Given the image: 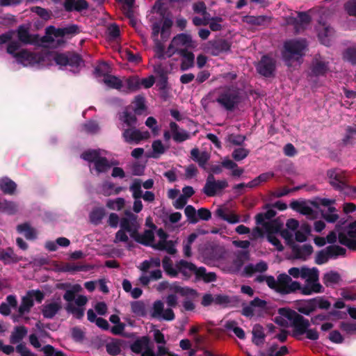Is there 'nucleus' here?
<instances>
[{"label":"nucleus","mask_w":356,"mask_h":356,"mask_svg":"<svg viewBox=\"0 0 356 356\" xmlns=\"http://www.w3.org/2000/svg\"><path fill=\"white\" fill-rule=\"evenodd\" d=\"M140 224L136 216L128 213L120 221V229L116 233L115 242H127L129 236L138 243L150 245L154 248L166 250L170 254L176 252L175 243L167 240V234L159 229L156 235L152 230H146L143 234L138 233Z\"/></svg>","instance_id":"obj_1"},{"label":"nucleus","mask_w":356,"mask_h":356,"mask_svg":"<svg viewBox=\"0 0 356 356\" xmlns=\"http://www.w3.org/2000/svg\"><path fill=\"white\" fill-rule=\"evenodd\" d=\"M78 27L71 25L63 29L49 26L46 29V35L39 42L38 35L29 34L27 26H21L17 31L19 41L25 44H38L44 46L58 47L65 42V37L77 33Z\"/></svg>","instance_id":"obj_2"},{"label":"nucleus","mask_w":356,"mask_h":356,"mask_svg":"<svg viewBox=\"0 0 356 356\" xmlns=\"http://www.w3.org/2000/svg\"><path fill=\"white\" fill-rule=\"evenodd\" d=\"M232 243L238 250L233 253L232 265H229L227 252L220 250H213L210 257H204V263L208 265L218 266L224 270L237 272L243 264L245 259V241L234 240Z\"/></svg>","instance_id":"obj_3"},{"label":"nucleus","mask_w":356,"mask_h":356,"mask_svg":"<svg viewBox=\"0 0 356 356\" xmlns=\"http://www.w3.org/2000/svg\"><path fill=\"white\" fill-rule=\"evenodd\" d=\"M163 267L165 271L170 276L175 277L181 273L186 279L195 275L196 280H202L205 282H211L216 280V276L213 273H207L204 268H197L193 264L184 260H180L173 266L169 257H165L163 260Z\"/></svg>","instance_id":"obj_4"},{"label":"nucleus","mask_w":356,"mask_h":356,"mask_svg":"<svg viewBox=\"0 0 356 356\" xmlns=\"http://www.w3.org/2000/svg\"><path fill=\"white\" fill-rule=\"evenodd\" d=\"M81 291V286L76 284L71 286L63 296V298L67 302L66 310L77 318H80L83 316L85 310L83 307L88 302L87 297L83 295L78 296L75 298V293H79Z\"/></svg>","instance_id":"obj_5"},{"label":"nucleus","mask_w":356,"mask_h":356,"mask_svg":"<svg viewBox=\"0 0 356 356\" xmlns=\"http://www.w3.org/2000/svg\"><path fill=\"white\" fill-rule=\"evenodd\" d=\"M19 45L16 42L9 44L7 48L8 53L13 55L17 63L24 67L35 65L44 66L49 64V63H44V54L42 56H37L26 49L17 51Z\"/></svg>","instance_id":"obj_6"},{"label":"nucleus","mask_w":356,"mask_h":356,"mask_svg":"<svg viewBox=\"0 0 356 356\" xmlns=\"http://www.w3.org/2000/svg\"><path fill=\"white\" fill-rule=\"evenodd\" d=\"M172 21L169 17L162 18L159 22H154L152 25V37L156 44V51L159 57L162 56V42L165 41L171 33Z\"/></svg>","instance_id":"obj_7"},{"label":"nucleus","mask_w":356,"mask_h":356,"mask_svg":"<svg viewBox=\"0 0 356 356\" xmlns=\"http://www.w3.org/2000/svg\"><path fill=\"white\" fill-rule=\"evenodd\" d=\"M278 313L291 321L293 328L292 336L298 340H301L300 336L304 334L310 326L309 321L294 310L288 308H280Z\"/></svg>","instance_id":"obj_8"},{"label":"nucleus","mask_w":356,"mask_h":356,"mask_svg":"<svg viewBox=\"0 0 356 356\" xmlns=\"http://www.w3.org/2000/svg\"><path fill=\"white\" fill-rule=\"evenodd\" d=\"M307 43L306 40H291L284 42L282 57L286 63L298 60L305 56Z\"/></svg>","instance_id":"obj_9"},{"label":"nucleus","mask_w":356,"mask_h":356,"mask_svg":"<svg viewBox=\"0 0 356 356\" xmlns=\"http://www.w3.org/2000/svg\"><path fill=\"white\" fill-rule=\"evenodd\" d=\"M195 47L196 44L192 40L190 35L180 33L173 38L166 51V54L170 57L177 51L181 53V51H186L185 49L195 48Z\"/></svg>","instance_id":"obj_10"},{"label":"nucleus","mask_w":356,"mask_h":356,"mask_svg":"<svg viewBox=\"0 0 356 356\" xmlns=\"http://www.w3.org/2000/svg\"><path fill=\"white\" fill-rule=\"evenodd\" d=\"M44 63H49L51 65V60H54L56 63L60 66L70 65L72 67L81 66L82 60L81 58L76 54H44Z\"/></svg>","instance_id":"obj_11"},{"label":"nucleus","mask_w":356,"mask_h":356,"mask_svg":"<svg viewBox=\"0 0 356 356\" xmlns=\"http://www.w3.org/2000/svg\"><path fill=\"white\" fill-rule=\"evenodd\" d=\"M241 97L237 89L229 88L221 92L216 102L227 110H232L241 102Z\"/></svg>","instance_id":"obj_12"},{"label":"nucleus","mask_w":356,"mask_h":356,"mask_svg":"<svg viewBox=\"0 0 356 356\" xmlns=\"http://www.w3.org/2000/svg\"><path fill=\"white\" fill-rule=\"evenodd\" d=\"M81 157L89 162L94 163L96 173H103L107 172L111 167L108 161L102 156V152L99 150H89L82 154Z\"/></svg>","instance_id":"obj_13"},{"label":"nucleus","mask_w":356,"mask_h":356,"mask_svg":"<svg viewBox=\"0 0 356 356\" xmlns=\"http://www.w3.org/2000/svg\"><path fill=\"white\" fill-rule=\"evenodd\" d=\"M44 298V294L39 290H31L26 293L22 298L19 307L20 315L27 314L34 305V301L41 302Z\"/></svg>","instance_id":"obj_14"},{"label":"nucleus","mask_w":356,"mask_h":356,"mask_svg":"<svg viewBox=\"0 0 356 356\" xmlns=\"http://www.w3.org/2000/svg\"><path fill=\"white\" fill-rule=\"evenodd\" d=\"M338 239L340 244L350 250H356V223H350L346 227V232H339Z\"/></svg>","instance_id":"obj_15"},{"label":"nucleus","mask_w":356,"mask_h":356,"mask_svg":"<svg viewBox=\"0 0 356 356\" xmlns=\"http://www.w3.org/2000/svg\"><path fill=\"white\" fill-rule=\"evenodd\" d=\"M156 289L159 291L169 289L172 292L177 293L181 296H185L186 298H194L197 296V293L195 290L188 287H181L177 283L170 284L168 282H163L157 285Z\"/></svg>","instance_id":"obj_16"},{"label":"nucleus","mask_w":356,"mask_h":356,"mask_svg":"<svg viewBox=\"0 0 356 356\" xmlns=\"http://www.w3.org/2000/svg\"><path fill=\"white\" fill-rule=\"evenodd\" d=\"M327 176L330 185L338 191H343L347 187L346 179L343 172L340 169H331L327 170Z\"/></svg>","instance_id":"obj_17"},{"label":"nucleus","mask_w":356,"mask_h":356,"mask_svg":"<svg viewBox=\"0 0 356 356\" xmlns=\"http://www.w3.org/2000/svg\"><path fill=\"white\" fill-rule=\"evenodd\" d=\"M311 21L310 15L306 12H298L297 17H289L286 22L288 24L293 26L296 33H300L305 29Z\"/></svg>","instance_id":"obj_18"},{"label":"nucleus","mask_w":356,"mask_h":356,"mask_svg":"<svg viewBox=\"0 0 356 356\" xmlns=\"http://www.w3.org/2000/svg\"><path fill=\"white\" fill-rule=\"evenodd\" d=\"M275 67L276 62L275 59L265 55L261 57L257 65V70L261 75L265 77H270L274 74Z\"/></svg>","instance_id":"obj_19"},{"label":"nucleus","mask_w":356,"mask_h":356,"mask_svg":"<svg viewBox=\"0 0 356 356\" xmlns=\"http://www.w3.org/2000/svg\"><path fill=\"white\" fill-rule=\"evenodd\" d=\"M151 315L152 317L165 321H172L175 314L171 309H164L163 303L161 301H156L152 307Z\"/></svg>","instance_id":"obj_20"},{"label":"nucleus","mask_w":356,"mask_h":356,"mask_svg":"<svg viewBox=\"0 0 356 356\" xmlns=\"http://www.w3.org/2000/svg\"><path fill=\"white\" fill-rule=\"evenodd\" d=\"M122 135L126 142L135 144L138 143L142 140L149 138V133L148 131H141L135 128L124 129Z\"/></svg>","instance_id":"obj_21"},{"label":"nucleus","mask_w":356,"mask_h":356,"mask_svg":"<svg viewBox=\"0 0 356 356\" xmlns=\"http://www.w3.org/2000/svg\"><path fill=\"white\" fill-rule=\"evenodd\" d=\"M318 37L321 44L329 47L331 44V39L334 34V29L326 22H319L316 27Z\"/></svg>","instance_id":"obj_22"},{"label":"nucleus","mask_w":356,"mask_h":356,"mask_svg":"<svg viewBox=\"0 0 356 356\" xmlns=\"http://www.w3.org/2000/svg\"><path fill=\"white\" fill-rule=\"evenodd\" d=\"M227 186V184L225 181H214L209 179L204 186V192L208 196H213Z\"/></svg>","instance_id":"obj_23"},{"label":"nucleus","mask_w":356,"mask_h":356,"mask_svg":"<svg viewBox=\"0 0 356 356\" xmlns=\"http://www.w3.org/2000/svg\"><path fill=\"white\" fill-rule=\"evenodd\" d=\"M267 302L259 298H255L246 305V317L252 316L256 312H261L266 308Z\"/></svg>","instance_id":"obj_24"},{"label":"nucleus","mask_w":356,"mask_h":356,"mask_svg":"<svg viewBox=\"0 0 356 356\" xmlns=\"http://www.w3.org/2000/svg\"><path fill=\"white\" fill-rule=\"evenodd\" d=\"M292 252L298 259H306L307 257L311 255L314 251L310 244H305L302 246L298 245H292Z\"/></svg>","instance_id":"obj_25"},{"label":"nucleus","mask_w":356,"mask_h":356,"mask_svg":"<svg viewBox=\"0 0 356 356\" xmlns=\"http://www.w3.org/2000/svg\"><path fill=\"white\" fill-rule=\"evenodd\" d=\"M61 307L60 298L48 302L43 306L42 314L45 318H52Z\"/></svg>","instance_id":"obj_26"},{"label":"nucleus","mask_w":356,"mask_h":356,"mask_svg":"<svg viewBox=\"0 0 356 356\" xmlns=\"http://www.w3.org/2000/svg\"><path fill=\"white\" fill-rule=\"evenodd\" d=\"M122 92H129L136 91L140 88V79L138 76H132L122 80Z\"/></svg>","instance_id":"obj_27"},{"label":"nucleus","mask_w":356,"mask_h":356,"mask_svg":"<svg viewBox=\"0 0 356 356\" xmlns=\"http://www.w3.org/2000/svg\"><path fill=\"white\" fill-rule=\"evenodd\" d=\"M170 132L172 134V138L176 142H183L189 138V134L182 129H180L177 124L175 122L170 124Z\"/></svg>","instance_id":"obj_28"},{"label":"nucleus","mask_w":356,"mask_h":356,"mask_svg":"<svg viewBox=\"0 0 356 356\" xmlns=\"http://www.w3.org/2000/svg\"><path fill=\"white\" fill-rule=\"evenodd\" d=\"M290 207L300 213L308 216H313L314 215V211L313 209L308 206L305 202H300L297 200L292 201L290 204Z\"/></svg>","instance_id":"obj_29"},{"label":"nucleus","mask_w":356,"mask_h":356,"mask_svg":"<svg viewBox=\"0 0 356 356\" xmlns=\"http://www.w3.org/2000/svg\"><path fill=\"white\" fill-rule=\"evenodd\" d=\"M257 225H261L264 227L267 234L266 235H273L280 232L282 227V224L277 219L264 222V223H257Z\"/></svg>","instance_id":"obj_30"},{"label":"nucleus","mask_w":356,"mask_h":356,"mask_svg":"<svg viewBox=\"0 0 356 356\" xmlns=\"http://www.w3.org/2000/svg\"><path fill=\"white\" fill-rule=\"evenodd\" d=\"M86 0H65L64 7L67 11H81L88 8Z\"/></svg>","instance_id":"obj_31"},{"label":"nucleus","mask_w":356,"mask_h":356,"mask_svg":"<svg viewBox=\"0 0 356 356\" xmlns=\"http://www.w3.org/2000/svg\"><path fill=\"white\" fill-rule=\"evenodd\" d=\"M324 288L318 282H306V284L302 286V294L305 296H310L314 293H323Z\"/></svg>","instance_id":"obj_32"},{"label":"nucleus","mask_w":356,"mask_h":356,"mask_svg":"<svg viewBox=\"0 0 356 356\" xmlns=\"http://www.w3.org/2000/svg\"><path fill=\"white\" fill-rule=\"evenodd\" d=\"M330 259H337L346 255V249L338 245H330L325 248Z\"/></svg>","instance_id":"obj_33"},{"label":"nucleus","mask_w":356,"mask_h":356,"mask_svg":"<svg viewBox=\"0 0 356 356\" xmlns=\"http://www.w3.org/2000/svg\"><path fill=\"white\" fill-rule=\"evenodd\" d=\"M298 311L306 316H309L312 312H315L316 309L313 298L300 300L298 302Z\"/></svg>","instance_id":"obj_34"},{"label":"nucleus","mask_w":356,"mask_h":356,"mask_svg":"<svg viewBox=\"0 0 356 356\" xmlns=\"http://www.w3.org/2000/svg\"><path fill=\"white\" fill-rule=\"evenodd\" d=\"M302 278L306 279V282H318L319 280V271L315 267L312 268L302 267Z\"/></svg>","instance_id":"obj_35"},{"label":"nucleus","mask_w":356,"mask_h":356,"mask_svg":"<svg viewBox=\"0 0 356 356\" xmlns=\"http://www.w3.org/2000/svg\"><path fill=\"white\" fill-rule=\"evenodd\" d=\"M192 159L196 161L202 168H205L206 163L209 159V155L206 152H200L197 149H193L191 152Z\"/></svg>","instance_id":"obj_36"},{"label":"nucleus","mask_w":356,"mask_h":356,"mask_svg":"<svg viewBox=\"0 0 356 356\" xmlns=\"http://www.w3.org/2000/svg\"><path fill=\"white\" fill-rule=\"evenodd\" d=\"M123 189L122 187H115L113 183L106 181L101 186L100 192L106 196H110L119 194Z\"/></svg>","instance_id":"obj_37"},{"label":"nucleus","mask_w":356,"mask_h":356,"mask_svg":"<svg viewBox=\"0 0 356 356\" xmlns=\"http://www.w3.org/2000/svg\"><path fill=\"white\" fill-rule=\"evenodd\" d=\"M270 22V17L266 15L248 16L246 15V23L254 26H266Z\"/></svg>","instance_id":"obj_38"},{"label":"nucleus","mask_w":356,"mask_h":356,"mask_svg":"<svg viewBox=\"0 0 356 356\" xmlns=\"http://www.w3.org/2000/svg\"><path fill=\"white\" fill-rule=\"evenodd\" d=\"M328 70V63L321 60H316L312 67V74L316 76L325 75Z\"/></svg>","instance_id":"obj_39"},{"label":"nucleus","mask_w":356,"mask_h":356,"mask_svg":"<svg viewBox=\"0 0 356 356\" xmlns=\"http://www.w3.org/2000/svg\"><path fill=\"white\" fill-rule=\"evenodd\" d=\"M182 56L181 64V70L184 71L194 65V54L189 51H181L180 53Z\"/></svg>","instance_id":"obj_40"},{"label":"nucleus","mask_w":356,"mask_h":356,"mask_svg":"<svg viewBox=\"0 0 356 356\" xmlns=\"http://www.w3.org/2000/svg\"><path fill=\"white\" fill-rule=\"evenodd\" d=\"M341 280V276L339 273L331 270L324 274L323 277V282L326 286L336 284Z\"/></svg>","instance_id":"obj_41"},{"label":"nucleus","mask_w":356,"mask_h":356,"mask_svg":"<svg viewBox=\"0 0 356 356\" xmlns=\"http://www.w3.org/2000/svg\"><path fill=\"white\" fill-rule=\"evenodd\" d=\"M252 341L254 344L259 346L264 343L265 334L263 327L256 324L252 329Z\"/></svg>","instance_id":"obj_42"},{"label":"nucleus","mask_w":356,"mask_h":356,"mask_svg":"<svg viewBox=\"0 0 356 356\" xmlns=\"http://www.w3.org/2000/svg\"><path fill=\"white\" fill-rule=\"evenodd\" d=\"M225 327L227 331L233 332L239 339H243L245 337L243 329L238 326V323L235 321H227L225 324Z\"/></svg>","instance_id":"obj_43"},{"label":"nucleus","mask_w":356,"mask_h":356,"mask_svg":"<svg viewBox=\"0 0 356 356\" xmlns=\"http://www.w3.org/2000/svg\"><path fill=\"white\" fill-rule=\"evenodd\" d=\"M103 81L109 88H115L120 91H122V88H123L122 80H120L115 76H105Z\"/></svg>","instance_id":"obj_44"},{"label":"nucleus","mask_w":356,"mask_h":356,"mask_svg":"<svg viewBox=\"0 0 356 356\" xmlns=\"http://www.w3.org/2000/svg\"><path fill=\"white\" fill-rule=\"evenodd\" d=\"M150 344L149 340L147 337H143L133 343L131 348L133 352L140 353L148 348Z\"/></svg>","instance_id":"obj_45"},{"label":"nucleus","mask_w":356,"mask_h":356,"mask_svg":"<svg viewBox=\"0 0 356 356\" xmlns=\"http://www.w3.org/2000/svg\"><path fill=\"white\" fill-rule=\"evenodd\" d=\"M290 282H291V277L289 275L286 273L279 275L277 277V293L284 295V290L287 289L286 288L289 285Z\"/></svg>","instance_id":"obj_46"},{"label":"nucleus","mask_w":356,"mask_h":356,"mask_svg":"<svg viewBox=\"0 0 356 356\" xmlns=\"http://www.w3.org/2000/svg\"><path fill=\"white\" fill-rule=\"evenodd\" d=\"M334 202V200H330L327 198H318L316 200L312 201L310 203L313 207H314L316 209H318L319 207L321 205L323 207H327L328 211L330 212H334L336 211V209L334 207H332L331 205L333 204Z\"/></svg>","instance_id":"obj_47"},{"label":"nucleus","mask_w":356,"mask_h":356,"mask_svg":"<svg viewBox=\"0 0 356 356\" xmlns=\"http://www.w3.org/2000/svg\"><path fill=\"white\" fill-rule=\"evenodd\" d=\"M0 188L5 193L12 194L16 189V184L8 178H3L0 181Z\"/></svg>","instance_id":"obj_48"},{"label":"nucleus","mask_w":356,"mask_h":356,"mask_svg":"<svg viewBox=\"0 0 356 356\" xmlns=\"http://www.w3.org/2000/svg\"><path fill=\"white\" fill-rule=\"evenodd\" d=\"M17 231L22 234L27 239H33L36 236V232L28 224H23L17 226Z\"/></svg>","instance_id":"obj_49"},{"label":"nucleus","mask_w":356,"mask_h":356,"mask_svg":"<svg viewBox=\"0 0 356 356\" xmlns=\"http://www.w3.org/2000/svg\"><path fill=\"white\" fill-rule=\"evenodd\" d=\"M120 120L123 123V127H131L136 124L137 119L134 115L127 111H124L120 115Z\"/></svg>","instance_id":"obj_50"},{"label":"nucleus","mask_w":356,"mask_h":356,"mask_svg":"<svg viewBox=\"0 0 356 356\" xmlns=\"http://www.w3.org/2000/svg\"><path fill=\"white\" fill-rule=\"evenodd\" d=\"M152 152L149 155V157L158 158L159 156H160V155L163 154L165 150V148L163 144L159 140L154 141L152 145Z\"/></svg>","instance_id":"obj_51"},{"label":"nucleus","mask_w":356,"mask_h":356,"mask_svg":"<svg viewBox=\"0 0 356 356\" xmlns=\"http://www.w3.org/2000/svg\"><path fill=\"white\" fill-rule=\"evenodd\" d=\"M268 266L266 262L260 261L254 266L252 264L246 265V275H251L253 272L263 273L267 270Z\"/></svg>","instance_id":"obj_52"},{"label":"nucleus","mask_w":356,"mask_h":356,"mask_svg":"<svg viewBox=\"0 0 356 356\" xmlns=\"http://www.w3.org/2000/svg\"><path fill=\"white\" fill-rule=\"evenodd\" d=\"M92 267L90 266H84V265H76L74 264H65L61 270L64 272H70L74 273L77 271H86L90 269Z\"/></svg>","instance_id":"obj_53"},{"label":"nucleus","mask_w":356,"mask_h":356,"mask_svg":"<svg viewBox=\"0 0 356 356\" xmlns=\"http://www.w3.org/2000/svg\"><path fill=\"white\" fill-rule=\"evenodd\" d=\"M197 237V235L195 233H193L190 234L188 237L186 238V240L183 242V250L184 254L186 257H189L191 256V245L195 241Z\"/></svg>","instance_id":"obj_54"},{"label":"nucleus","mask_w":356,"mask_h":356,"mask_svg":"<svg viewBox=\"0 0 356 356\" xmlns=\"http://www.w3.org/2000/svg\"><path fill=\"white\" fill-rule=\"evenodd\" d=\"M277 212L272 208H269L264 213H259L256 216V222L257 223H264L266 222V220H270L273 217L275 216Z\"/></svg>","instance_id":"obj_55"},{"label":"nucleus","mask_w":356,"mask_h":356,"mask_svg":"<svg viewBox=\"0 0 356 356\" xmlns=\"http://www.w3.org/2000/svg\"><path fill=\"white\" fill-rule=\"evenodd\" d=\"M161 261L159 258H152L149 260L144 261L140 266L139 268L142 271H147L152 268L159 267Z\"/></svg>","instance_id":"obj_56"},{"label":"nucleus","mask_w":356,"mask_h":356,"mask_svg":"<svg viewBox=\"0 0 356 356\" xmlns=\"http://www.w3.org/2000/svg\"><path fill=\"white\" fill-rule=\"evenodd\" d=\"M134 110L136 114H141L145 110V99L143 97L136 96L133 102Z\"/></svg>","instance_id":"obj_57"},{"label":"nucleus","mask_w":356,"mask_h":356,"mask_svg":"<svg viewBox=\"0 0 356 356\" xmlns=\"http://www.w3.org/2000/svg\"><path fill=\"white\" fill-rule=\"evenodd\" d=\"M315 305V309H328L331 307V303L323 296H317L313 298Z\"/></svg>","instance_id":"obj_58"},{"label":"nucleus","mask_w":356,"mask_h":356,"mask_svg":"<svg viewBox=\"0 0 356 356\" xmlns=\"http://www.w3.org/2000/svg\"><path fill=\"white\" fill-rule=\"evenodd\" d=\"M27 330L24 327H18L13 332L10 341L15 343L19 342L26 334Z\"/></svg>","instance_id":"obj_59"},{"label":"nucleus","mask_w":356,"mask_h":356,"mask_svg":"<svg viewBox=\"0 0 356 356\" xmlns=\"http://www.w3.org/2000/svg\"><path fill=\"white\" fill-rule=\"evenodd\" d=\"M124 200L122 197H118L115 200H109L106 202V207L110 209L119 211L123 208Z\"/></svg>","instance_id":"obj_60"},{"label":"nucleus","mask_w":356,"mask_h":356,"mask_svg":"<svg viewBox=\"0 0 356 356\" xmlns=\"http://www.w3.org/2000/svg\"><path fill=\"white\" fill-rule=\"evenodd\" d=\"M142 183L139 179H135L130 186V191L132 192V195L134 199L140 198L142 196L141 191Z\"/></svg>","instance_id":"obj_61"},{"label":"nucleus","mask_w":356,"mask_h":356,"mask_svg":"<svg viewBox=\"0 0 356 356\" xmlns=\"http://www.w3.org/2000/svg\"><path fill=\"white\" fill-rule=\"evenodd\" d=\"M343 58L353 65H356V47L347 48L343 53Z\"/></svg>","instance_id":"obj_62"},{"label":"nucleus","mask_w":356,"mask_h":356,"mask_svg":"<svg viewBox=\"0 0 356 356\" xmlns=\"http://www.w3.org/2000/svg\"><path fill=\"white\" fill-rule=\"evenodd\" d=\"M329 260L330 258L325 248L316 252L314 261L317 265L326 264Z\"/></svg>","instance_id":"obj_63"},{"label":"nucleus","mask_w":356,"mask_h":356,"mask_svg":"<svg viewBox=\"0 0 356 356\" xmlns=\"http://www.w3.org/2000/svg\"><path fill=\"white\" fill-rule=\"evenodd\" d=\"M277 348V346L276 345L272 346L269 348L268 353L267 354L263 353L261 355L262 356H284V355L288 353V348L286 346H282L278 351L275 353Z\"/></svg>","instance_id":"obj_64"}]
</instances>
